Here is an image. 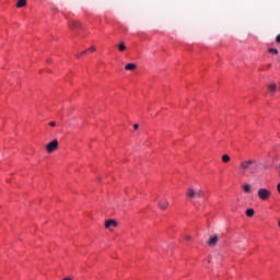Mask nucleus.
I'll return each mask as SVG.
<instances>
[{
    "label": "nucleus",
    "instance_id": "obj_5",
    "mask_svg": "<svg viewBox=\"0 0 280 280\" xmlns=\"http://www.w3.org/2000/svg\"><path fill=\"white\" fill-rule=\"evenodd\" d=\"M69 27L70 30H80V27H82V24L75 20H71L69 22Z\"/></svg>",
    "mask_w": 280,
    "mask_h": 280
},
{
    "label": "nucleus",
    "instance_id": "obj_16",
    "mask_svg": "<svg viewBox=\"0 0 280 280\" xmlns=\"http://www.w3.org/2000/svg\"><path fill=\"white\" fill-rule=\"evenodd\" d=\"M268 51L269 54H273V56H277V54H279V50L277 48H269Z\"/></svg>",
    "mask_w": 280,
    "mask_h": 280
},
{
    "label": "nucleus",
    "instance_id": "obj_15",
    "mask_svg": "<svg viewBox=\"0 0 280 280\" xmlns=\"http://www.w3.org/2000/svg\"><path fill=\"white\" fill-rule=\"evenodd\" d=\"M229 161H231V156H229V154H223L222 155V162L223 163H229Z\"/></svg>",
    "mask_w": 280,
    "mask_h": 280
},
{
    "label": "nucleus",
    "instance_id": "obj_24",
    "mask_svg": "<svg viewBox=\"0 0 280 280\" xmlns=\"http://www.w3.org/2000/svg\"><path fill=\"white\" fill-rule=\"evenodd\" d=\"M278 226H280V220L278 221Z\"/></svg>",
    "mask_w": 280,
    "mask_h": 280
},
{
    "label": "nucleus",
    "instance_id": "obj_1",
    "mask_svg": "<svg viewBox=\"0 0 280 280\" xmlns=\"http://www.w3.org/2000/svg\"><path fill=\"white\" fill-rule=\"evenodd\" d=\"M264 167V164H261L256 159H249L244 160L241 162L238 170L243 176H246V173L249 172V174H257Z\"/></svg>",
    "mask_w": 280,
    "mask_h": 280
},
{
    "label": "nucleus",
    "instance_id": "obj_10",
    "mask_svg": "<svg viewBox=\"0 0 280 280\" xmlns=\"http://www.w3.org/2000/svg\"><path fill=\"white\" fill-rule=\"evenodd\" d=\"M126 71H135V69H137V65L136 63H127L125 66Z\"/></svg>",
    "mask_w": 280,
    "mask_h": 280
},
{
    "label": "nucleus",
    "instance_id": "obj_18",
    "mask_svg": "<svg viewBox=\"0 0 280 280\" xmlns=\"http://www.w3.org/2000/svg\"><path fill=\"white\" fill-rule=\"evenodd\" d=\"M48 126H51V128H55L56 121H50V122L48 124Z\"/></svg>",
    "mask_w": 280,
    "mask_h": 280
},
{
    "label": "nucleus",
    "instance_id": "obj_11",
    "mask_svg": "<svg viewBox=\"0 0 280 280\" xmlns=\"http://www.w3.org/2000/svg\"><path fill=\"white\" fill-rule=\"evenodd\" d=\"M27 5V0H18L16 8H25Z\"/></svg>",
    "mask_w": 280,
    "mask_h": 280
},
{
    "label": "nucleus",
    "instance_id": "obj_17",
    "mask_svg": "<svg viewBox=\"0 0 280 280\" xmlns=\"http://www.w3.org/2000/svg\"><path fill=\"white\" fill-rule=\"evenodd\" d=\"M88 51H90L91 54H93L95 51V46H91Z\"/></svg>",
    "mask_w": 280,
    "mask_h": 280
},
{
    "label": "nucleus",
    "instance_id": "obj_2",
    "mask_svg": "<svg viewBox=\"0 0 280 280\" xmlns=\"http://www.w3.org/2000/svg\"><path fill=\"white\" fill-rule=\"evenodd\" d=\"M207 194L202 188L190 187L186 190V197L188 198V200H196V198L200 199V198H205Z\"/></svg>",
    "mask_w": 280,
    "mask_h": 280
},
{
    "label": "nucleus",
    "instance_id": "obj_7",
    "mask_svg": "<svg viewBox=\"0 0 280 280\" xmlns=\"http://www.w3.org/2000/svg\"><path fill=\"white\" fill-rule=\"evenodd\" d=\"M220 238L218 235L211 236L210 240L208 241V246H215Z\"/></svg>",
    "mask_w": 280,
    "mask_h": 280
},
{
    "label": "nucleus",
    "instance_id": "obj_9",
    "mask_svg": "<svg viewBox=\"0 0 280 280\" xmlns=\"http://www.w3.org/2000/svg\"><path fill=\"white\" fill-rule=\"evenodd\" d=\"M268 89H269V93L271 95H275L277 93V84L276 83H270Z\"/></svg>",
    "mask_w": 280,
    "mask_h": 280
},
{
    "label": "nucleus",
    "instance_id": "obj_3",
    "mask_svg": "<svg viewBox=\"0 0 280 280\" xmlns=\"http://www.w3.org/2000/svg\"><path fill=\"white\" fill-rule=\"evenodd\" d=\"M272 196V192L266 188H259L258 189V198L259 200H270V197Z\"/></svg>",
    "mask_w": 280,
    "mask_h": 280
},
{
    "label": "nucleus",
    "instance_id": "obj_20",
    "mask_svg": "<svg viewBox=\"0 0 280 280\" xmlns=\"http://www.w3.org/2000/svg\"><path fill=\"white\" fill-rule=\"evenodd\" d=\"M185 240H187V242H191V236L186 235V236H185Z\"/></svg>",
    "mask_w": 280,
    "mask_h": 280
},
{
    "label": "nucleus",
    "instance_id": "obj_4",
    "mask_svg": "<svg viewBox=\"0 0 280 280\" xmlns=\"http://www.w3.org/2000/svg\"><path fill=\"white\" fill-rule=\"evenodd\" d=\"M58 150V139H55L50 141L48 144H46V152L48 154H52V152H56Z\"/></svg>",
    "mask_w": 280,
    "mask_h": 280
},
{
    "label": "nucleus",
    "instance_id": "obj_21",
    "mask_svg": "<svg viewBox=\"0 0 280 280\" xmlns=\"http://www.w3.org/2000/svg\"><path fill=\"white\" fill-rule=\"evenodd\" d=\"M133 129H135V130H139V124H135V125H133Z\"/></svg>",
    "mask_w": 280,
    "mask_h": 280
},
{
    "label": "nucleus",
    "instance_id": "obj_23",
    "mask_svg": "<svg viewBox=\"0 0 280 280\" xmlns=\"http://www.w3.org/2000/svg\"><path fill=\"white\" fill-rule=\"evenodd\" d=\"M278 192L280 194V183L277 185Z\"/></svg>",
    "mask_w": 280,
    "mask_h": 280
},
{
    "label": "nucleus",
    "instance_id": "obj_14",
    "mask_svg": "<svg viewBox=\"0 0 280 280\" xmlns=\"http://www.w3.org/2000/svg\"><path fill=\"white\" fill-rule=\"evenodd\" d=\"M118 50L119 51H126V44L124 42L118 44Z\"/></svg>",
    "mask_w": 280,
    "mask_h": 280
},
{
    "label": "nucleus",
    "instance_id": "obj_22",
    "mask_svg": "<svg viewBox=\"0 0 280 280\" xmlns=\"http://www.w3.org/2000/svg\"><path fill=\"white\" fill-rule=\"evenodd\" d=\"M276 42H277V43H280V34H279V35H277V37H276Z\"/></svg>",
    "mask_w": 280,
    "mask_h": 280
},
{
    "label": "nucleus",
    "instance_id": "obj_12",
    "mask_svg": "<svg viewBox=\"0 0 280 280\" xmlns=\"http://www.w3.org/2000/svg\"><path fill=\"white\" fill-rule=\"evenodd\" d=\"M245 213H246L247 218H253V215H255V210L249 208L246 210Z\"/></svg>",
    "mask_w": 280,
    "mask_h": 280
},
{
    "label": "nucleus",
    "instance_id": "obj_6",
    "mask_svg": "<svg viewBox=\"0 0 280 280\" xmlns=\"http://www.w3.org/2000/svg\"><path fill=\"white\" fill-rule=\"evenodd\" d=\"M158 205L159 208L162 209V211H165V209L170 207V201H167V199H161Z\"/></svg>",
    "mask_w": 280,
    "mask_h": 280
},
{
    "label": "nucleus",
    "instance_id": "obj_19",
    "mask_svg": "<svg viewBox=\"0 0 280 280\" xmlns=\"http://www.w3.org/2000/svg\"><path fill=\"white\" fill-rule=\"evenodd\" d=\"M88 50L82 51L80 55H77V58H80V56H84V54H86Z\"/></svg>",
    "mask_w": 280,
    "mask_h": 280
},
{
    "label": "nucleus",
    "instance_id": "obj_8",
    "mask_svg": "<svg viewBox=\"0 0 280 280\" xmlns=\"http://www.w3.org/2000/svg\"><path fill=\"white\" fill-rule=\"evenodd\" d=\"M110 226H117V221H115V220H107L106 222H105V229H110Z\"/></svg>",
    "mask_w": 280,
    "mask_h": 280
},
{
    "label": "nucleus",
    "instance_id": "obj_13",
    "mask_svg": "<svg viewBox=\"0 0 280 280\" xmlns=\"http://www.w3.org/2000/svg\"><path fill=\"white\" fill-rule=\"evenodd\" d=\"M243 190L245 191V194H250V184H245L244 186H243Z\"/></svg>",
    "mask_w": 280,
    "mask_h": 280
}]
</instances>
